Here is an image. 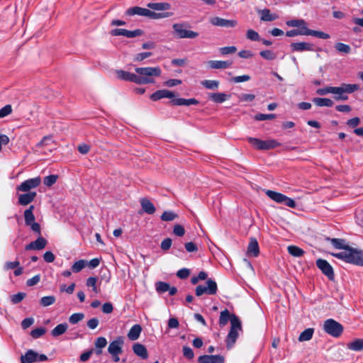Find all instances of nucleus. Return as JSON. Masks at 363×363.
<instances>
[{"label": "nucleus", "mask_w": 363, "mask_h": 363, "mask_svg": "<svg viewBox=\"0 0 363 363\" xmlns=\"http://www.w3.org/2000/svg\"><path fill=\"white\" fill-rule=\"evenodd\" d=\"M45 333V329L44 328H38L31 331L30 335L33 338L37 339L43 335Z\"/></svg>", "instance_id": "nucleus-55"}, {"label": "nucleus", "mask_w": 363, "mask_h": 363, "mask_svg": "<svg viewBox=\"0 0 363 363\" xmlns=\"http://www.w3.org/2000/svg\"><path fill=\"white\" fill-rule=\"evenodd\" d=\"M236 50L237 48L235 46L223 47L220 49V53L224 55L235 53Z\"/></svg>", "instance_id": "nucleus-57"}, {"label": "nucleus", "mask_w": 363, "mask_h": 363, "mask_svg": "<svg viewBox=\"0 0 363 363\" xmlns=\"http://www.w3.org/2000/svg\"><path fill=\"white\" fill-rule=\"evenodd\" d=\"M172 28L174 33L179 38L193 39L199 36L197 32L186 29L184 25L181 23H174Z\"/></svg>", "instance_id": "nucleus-12"}, {"label": "nucleus", "mask_w": 363, "mask_h": 363, "mask_svg": "<svg viewBox=\"0 0 363 363\" xmlns=\"http://www.w3.org/2000/svg\"><path fill=\"white\" fill-rule=\"evenodd\" d=\"M140 205L143 210L148 214L151 215L155 212L156 209L154 204L146 198H143L140 200Z\"/></svg>", "instance_id": "nucleus-30"}, {"label": "nucleus", "mask_w": 363, "mask_h": 363, "mask_svg": "<svg viewBox=\"0 0 363 363\" xmlns=\"http://www.w3.org/2000/svg\"><path fill=\"white\" fill-rule=\"evenodd\" d=\"M201 84L207 89L216 90L219 86L220 82L218 80L206 79L202 81Z\"/></svg>", "instance_id": "nucleus-38"}, {"label": "nucleus", "mask_w": 363, "mask_h": 363, "mask_svg": "<svg viewBox=\"0 0 363 363\" xmlns=\"http://www.w3.org/2000/svg\"><path fill=\"white\" fill-rule=\"evenodd\" d=\"M358 89L359 86L357 84L343 83L340 86H326L318 89L316 90V93L321 96L333 94L334 96H341L343 92H354Z\"/></svg>", "instance_id": "nucleus-2"}, {"label": "nucleus", "mask_w": 363, "mask_h": 363, "mask_svg": "<svg viewBox=\"0 0 363 363\" xmlns=\"http://www.w3.org/2000/svg\"><path fill=\"white\" fill-rule=\"evenodd\" d=\"M48 359L45 354H39L33 350H28L24 355L21 357V363H33L45 362Z\"/></svg>", "instance_id": "nucleus-11"}, {"label": "nucleus", "mask_w": 363, "mask_h": 363, "mask_svg": "<svg viewBox=\"0 0 363 363\" xmlns=\"http://www.w3.org/2000/svg\"><path fill=\"white\" fill-rule=\"evenodd\" d=\"M123 344L124 337L123 336H118L111 342L108 345V352L111 355L115 362H118L120 360L119 355L123 352Z\"/></svg>", "instance_id": "nucleus-8"}, {"label": "nucleus", "mask_w": 363, "mask_h": 363, "mask_svg": "<svg viewBox=\"0 0 363 363\" xmlns=\"http://www.w3.org/2000/svg\"><path fill=\"white\" fill-rule=\"evenodd\" d=\"M174 96L175 94L173 91L168 89H161L152 93L150 98L151 100L156 101L164 98L173 99Z\"/></svg>", "instance_id": "nucleus-20"}, {"label": "nucleus", "mask_w": 363, "mask_h": 363, "mask_svg": "<svg viewBox=\"0 0 363 363\" xmlns=\"http://www.w3.org/2000/svg\"><path fill=\"white\" fill-rule=\"evenodd\" d=\"M287 250L288 252L295 257H300L304 254V251L296 245H289Z\"/></svg>", "instance_id": "nucleus-41"}, {"label": "nucleus", "mask_w": 363, "mask_h": 363, "mask_svg": "<svg viewBox=\"0 0 363 363\" xmlns=\"http://www.w3.org/2000/svg\"><path fill=\"white\" fill-rule=\"evenodd\" d=\"M67 328L68 325L66 323H60L51 330V335L55 337H58L64 334Z\"/></svg>", "instance_id": "nucleus-34"}, {"label": "nucleus", "mask_w": 363, "mask_h": 363, "mask_svg": "<svg viewBox=\"0 0 363 363\" xmlns=\"http://www.w3.org/2000/svg\"><path fill=\"white\" fill-rule=\"evenodd\" d=\"M199 101L196 99H183V98H177L173 99L171 101V104L174 106H191V105H197L199 104Z\"/></svg>", "instance_id": "nucleus-28"}, {"label": "nucleus", "mask_w": 363, "mask_h": 363, "mask_svg": "<svg viewBox=\"0 0 363 363\" xmlns=\"http://www.w3.org/2000/svg\"><path fill=\"white\" fill-rule=\"evenodd\" d=\"M26 293L18 292L11 296V301L13 304H16L20 303L26 297Z\"/></svg>", "instance_id": "nucleus-54"}, {"label": "nucleus", "mask_w": 363, "mask_h": 363, "mask_svg": "<svg viewBox=\"0 0 363 363\" xmlns=\"http://www.w3.org/2000/svg\"><path fill=\"white\" fill-rule=\"evenodd\" d=\"M151 55L152 52H140L135 55L134 60L135 61L141 62Z\"/></svg>", "instance_id": "nucleus-64"}, {"label": "nucleus", "mask_w": 363, "mask_h": 363, "mask_svg": "<svg viewBox=\"0 0 363 363\" xmlns=\"http://www.w3.org/2000/svg\"><path fill=\"white\" fill-rule=\"evenodd\" d=\"M55 302V297L54 296H43L40 300V304L44 307L51 306Z\"/></svg>", "instance_id": "nucleus-45"}, {"label": "nucleus", "mask_w": 363, "mask_h": 363, "mask_svg": "<svg viewBox=\"0 0 363 363\" xmlns=\"http://www.w3.org/2000/svg\"><path fill=\"white\" fill-rule=\"evenodd\" d=\"M259 247L257 240L255 238H251L247 247L248 255L256 257L259 255Z\"/></svg>", "instance_id": "nucleus-29"}, {"label": "nucleus", "mask_w": 363, "mask_h": 363, "mask_svg": "<svg viewBox=\"0 0 363 363\" xmlns=\"http://www.w3.org/2000/svg\"><path fill=\"white\" fill-rule=\"evenodd\" d=\"M12 112V107L7 104L0 109V118L7 116Z\"/></svg>", "instance_id": "nucleus-56"}, {"label": "nucleus", "mask_w": 363, "mask_h": 363, "mask_svg": "<svg viewBox=\"0 0 363 363\" xmlns=\"http://www.w3.org/2000/svg\"><path fill=\"white\" fill-rule=\"evenodd\" d=\"M331 255L345 262L363 266V253L352 247H348L345 251L331 253Z\"/></svg>", "instance_id": "nucleus-1"}, {"label": "nucleus", "mask_w": 363, "mask_h": 363, "mask_svg": "<svg viewBox=\"0 0 363 363\" xmlns=\"http://www.w3.org/2000/svg\"><path fill=\"white\" fill-rule=\"evenodd\" d=\"M172 244V239L167 238L164 239L162 241L160 247L162 250L166 251V250H168L171 247Z\"/></svg>", "instance_id": "nucleus-61"}, {"label": "nucleus", "mask_w": 363, "mask_h": 363, "mask_svg": "<svg viewBox=\"0 0 363 363\" xmlns=\"http://www.w3.org/2000/svg\"><path fill=\"white\" fill-rule=\"evenodd\" d=\"M57 179H58V176L57 174H50L44 178L43 184L45 186H46L48 187H50L54 184L56 183Z\"/></svg>", "instance_id": "nucleus-46"}, {"label": "nucleus", "mask_w": 363, "mask_h": 363, "mask_svg": "<svg viewBox=\"0 0 363 363\" xmlns=\"http://www.w3.org/2000/svg\"><path fill=\"white\" fill-rule=\"evenodd\" d=\"M34 206L31 205L24 211V218L26 225L30 224L35 221V216L33 214Z\"/></svg>", "instance_id": "nucleus-37"}, {"label": "nucleus", "mask_w": 363, "mask_h": 363, "mask_svg": "<svg viewBox=\"0 0 363 363\" xmlns=\"http://www.w3.org/2000/svg\"><path fill=\"white\" fill-rule=\"evenodd\" d=\"M208 99L214 103L222 104L230 98V94L222 92L209 93L208 94Z\"/></svg>", "instance_id": "nucleus-22"}, {"label": "nucleus", "mask_w": 363, "mask_h": 363, "mask_svg": "<svg viewBox=\"0 0 363 363\" xmlns=\"http://www.w3.org/2000/svg\"><path fill=\"white\" fill-rule=\"evenodd\" d=\"M335 49L340 52L345 54H348L351 51V48L350 45L342 43H337L335 45Z\"/></svg>", "instance_id": "nucleus-50"}, {"label": "nucleus", "mask_w": 363, "mask_h": 363, "mask_svg": "<svg viewBox=\"0 0 363 363\" xmlns=\"http://www.w3.org/2000/svg\"><path fill=\"white\" fill-rule=\"evenodd\" d=\"M183 355L188 359H192L194 357L192 349L188 346L183 347Z\"/></svg>", "instance_id": "nucleus-58"}, {"label": "nucleus", "mask_w": 363, "mask_h": 363, "mask_svg": "<svg viewBox=\"0 0 363 363\" xmlns=\"http://www.w3.org/2000/svg\"><path fill=\"white\" fill-rule=\"evenodd\" d=\"M177 214L172 211H166L161 216V220L163 221H172L177 218Z\"/></svg>", "instance_id": "nucleus-47"}, {"label": "nucleus", "mask_w": 363, "mask_h": 363, "mask_svg": "<svg viewBox=\"0 0 363 363\" xmlns=\"http://www.w3.org/2000/svg\"><path fill=\"white\" fill-rule=\"evenodd\" d=\"M235 315L234 314H230L228 310L225 309L224 311H221L219 318V324L220 326L225 325L230 320L231 322V319L233 316Z\"/></svg>", "instance_id": "nucleus-35"}, {"label": "nucleus", "mask_w": 363, "mask_h": 363, "mask_svg": "<svg viewBox=\"0 0 363 363\" xmlns=\"http://www.w3.org/2000/svg\"><path fill=\"white\" fill-rule=\"evenodd\" d=\"M313 101L316 106L320 107H331L334 104L333 101L328 98H314Z\"/></svg>", "instance_id": "nucleus-36"}, {"label": "nucleus", "mask_w": 363, "mask_h": 363, "mask_svg": "<svg viewBox=\"0 0 363 363\" xmlns=\"http://www.w3.org/2000/svg\"><path fill=\"white\" fill-rule=\"evenodd\" d=\"M155 289L160 294L164 293L169 289V284L164 281H158L155 284Z\"/></svg>", "instance_id": "nucleus-48"}, {"label": "nucleus", "mask_w": 363, "mask_h": 363, "mask_svg": "<svg viewBox=\"0 0 363 363\" xmlns=\"http://www.w3.org/2000/svg\"><path fill=\"white\" fill-rule=\"evenodd\" d=\"M259 55L262 57L267 60H273L277 57L276 54L269 50H262L259 52Z\"/></svg>", "instance_id": "nucleus-53"}, {"label": "nucleus", "mask_w": 363, "mask_h": 363, "mask_svg": "<svg viewBox=\"0 0 363 363\" xmlns=\"http://www.w3.org/2000/svg\"><path fill=\"white\" fill-rule=\"evenodd\" d=\"M247 140L252 147L259 150L274 149L281 145L278 141L274 139L262 140L256 138L249 137Z\"/></svg>", "instance_id": "nucleus-6"}, {"label": "nucleus", "mask_w": 363, "mask_h": 363, "mask_svg": "<svg viewBox=\"0 0 363 363\" xmlns=\"http://www.w3.org/2000/svg\"><path fill=\"white\" fill-rule=\"evenodd\" d=\"M133 351L137 356L140 357L143 359H146L148 357V353L146 347L139 342L133 344Z\"/></svg>", "instance_id": "nucleus-27"}, {"label": "nucleus", "mask_w": 363, "mask_h": 363, "mask_svg": "<svg viewBox=\"0 0 363 363\" xmlns=\"http://www.w3.org/2000/svg\"><path fill=\"white\" fill-rule=\"evenodd\" d=\"M111 33L113 36L123 35L129 38H133L141 35L143 34V30L140 29L128 30L123 28H116L112 30Z\"/></svg>", "instance_id": "nucleus-16"}, {"label": "nucleus", "mask_w": 363, "mask_h": 363, "mask_svg": "<svg viewBox=\"0 0 363 363\" xmlns=\"http://www.w3.org/2000/svg\"><path fill=\"white\" fill-rule=\"evenodd\" d=\"M275 118L274 114H264L259 113L255 116V119L257 121H266V120H272Z\"/></svg>", "instance_id": "nucleus-62"}, {"label": "nucleus", "mask_w": 363, "mask_h": 363, "mask_svg": "<svg viewBox=\"0 0 363 363\" xmlns=\"http://www.w3.org/2000/svg\"><path fill=\"white\" fill-rule=\"evenodd\" d=\"M199 363H224V357L221 355L204 354L199 357Z\"/></svg>", "instance_id": "nucleus-21"}, {"label": "nucleus", "mask_w": 363, "mask_h": 363, "mask_svg": "<svg viewBox=\"0 0 363 363\" xmlns=\"http://www.w3.org/2000/svg\"><path fill=\"white\" fill-rule=\"evenodd\" d=\"M240 331H242L241 321L238 316L233 315L231 319L230 330L225 340L228 348H231L233 346Z\"/></svg>", "instance_id": "nucleus-5"}, {"label": "nucleus", "mask_w": 363, "mask_h": 363, "mask_svg": "<svg viewBox=\"0 0 363 363\" xmlns=\"http://www.w3.org/2000/svg\"><path fill=\"white\" fill-rule=\"evenodd\" d=\"M47 240L44 238L40 236L35 241L30 242L26 245V250H40L45 247Z\"/></svg>", "instance_id": "nucleus-19"}, {"label": "nucleus", "mask_w": 363, "mask_h": 363, "mask_svg": "<svg viewBox=\"0 0 363 363\" xmlns=\"http://www.w3.org/2000/svg\"><path fill=\"white\" fill-rule=\"evenodd\" d=\"M87 265V261L79 259L75 262L72 266V271L74 273L79 272Z\"/></svg>", "instance_id": "nucleus-44"}, {"label": "nucleus", "mask_w": 363, "mask_h": 363, "mask_svg": "<svg viewBox=\"0 0 363 363\" xmlns=\"http://www.w3.org/2000/svg\"><path fill=\"white\" fill-rule=\"evenodd\" d=\"M265 194L269 198L277 203L284 204L290 208H295L296 206L294 199L281 193L272 190H266Z\"/></svg>", "instance_id": "nucleus-9"}, {"label": "nucleus", "mask_w": 363, "mask_h": 363, "mask_svg": "<svg viewBox=\"0 0 363 363\" xmlns=\"http://www.w3.org/2000/svg\"><path fill=\"white\" fill-rule=\"evenodd\" d=\"M142 331V327L139 324H135L130 329L128 333V337L130 340H136L140 337Z\"/></svg>", "instance_id": "nucleus-32"}, {"label": "nucleus", "mask_w": 363, "mask_h": 363, "mask_svg": "<svg viewBox=\"0 0 363 363\" xmlns=\"http://www.w3.org/2000/svg\"><path fill=\"white\" fill-rule=\"evenodd\" d=\"M314 333L313 328H307L304 330L298 337L299 342L308 341L313 337V335Z\"/></svg>", "instance_id": "nucleus-39"}, {"label": "nucleus", "mask_w": 363, "mask_h": 363, "mask_svg": "<svg viewBox=\"0 0 363 363\" xmlns=\"http://www.w3.org/2000/svg\"><path fill=\"white\" fill-rule=\"evenodd\" d=\"M117 77L123 81L131 82L135 84L145 82L146 81L143 79L142 77H138L136 74L130 73L124 70H117L116 71Z\"/></svg>", "instance_id": "nucleus-15"}, {"label": "nucleus", "mask_w": 363, "mask_h": 363, "mask_svg": "<svg viewBox=\"0 0 363 363\" xmlns=\"http://www.w3.org/2000/svg\"><path fill=\"white\" fill-rule=\"evenodd\" d=\"M150 9L139 6H133L126 10L125 13L128 16L138 15L140 16L148 17Z\"/></svg>", "instance_id": "nucleus-23"}, {"label": "nucleus", "mask_w": 363, "mask_h": 363, "mask_svg": "<svg viewBox=\"0 0 363 363\" xmlns=\"http://www.w3.org/2000/svg\"><path fill=\"white\" fill-rule=\"evenodd\" d=\"M315 264L317 267L328 278L329 280H334L335 274L333 268L327 260L320 258L316 260Z\"/></svg>", "instance_id": "nucleus-13"}, {"label": "nucleus", "mask_w": 363, "mask_h": 363, "mask_svg": "<svg viewBox=\"0 0 363 363\" xmlns=\"http://www.w3.org/2000/svg\"><path fill=\"white\" fill-rule=\"evenodd\" d=\"M173 233L174 235L182 237L184 235L185 230L182 225L177 224L174 226Z\"/></svg>", "instance_id": "nucleus-60"}, {"label": "nucleus", "mask_w": 363, "mask_h": 363, "mask_svg": "<svg viewBox=\"0 0 363 363\" xmlns=\"http://www.w3.org/2000/svg\"><path fill=\"white\" fill-rule=\"evenodd\" d=\"M36 195L35 191H29L20 194L18 196V203L22 206H26L35 199Z\"/></svg>", "instance_id": "nucleus-25"}, {"label": "nucleus", "mask_w": 363, "mask_h": 363, "mask_svg": "<svg viewBox=\"0 0 363 363\" xmlns=\"http://www.w3.org/2000/svg\"><path fill=\"white\" fill-rule=\"evenodd\" d=\"M84 318L82 313H76L71 315L69 318V322L72 324H77Z\"/></svg>", "instance_id": "nucleus-52"}, {"label": "nucleus", "mask_w": 363, "mask_h": 363, "mask_svg": "<svg viewBox=\"0 0 363 363\" xmlns=\"http://www.w3.org/2000/svg\"><path fill=\"white\" fill-rule=\"evenodd\" d=\"M291 52L313 51L314 45L307 42L292 43L290 45Z\"/></svg>", "instance_id": "nucleus-18"}, {"label": "nucleus", "mask_w": 363, "mask_h": 363, "mask_svg": "<svg viewBox=\"0 0 363 363\" xmlns=\"http://www.w3.org/2000/svg\"><path fill=\"white\" fill-rule=\"evenodd\" d=\"M306 35H311L321 39H328L330 38V35L328 33H325L320 30H311L309 29L308 27Z\"/></svg>", "instance_id": "nucleus-42"}, {"label": "nucleus", "mask_w": 363, "mask_h": 363, "mask_svg": "<svg viewBox=\"0 0 363 363\" xmlns=\"http://www.w3.org/2000/svg\"><path fill=\"white\" fill-rule=\"evenodd\" d=\"M208 64L211 69H227L232 66L233 62L230 60H210Z\"/></svg>", "instance_id": "nucleus-24"}, {"label": "nucleus", "mask_w": 363, "mask_h": 363, "mask_svg": "<svg viewBox=\"0 0 363 363\" xmlns=\"http://www.w3.org/2000/svg\"><path fill=\"white\" fill-rule=\"evenodd\" d=\"M41 183V178L36 177L30 178L23 182L16 188L17 191L23 192H29L31 189L38 187Z\"/></svg>", "instance_id": "nucleus-14"}, {"label": "nucleus", "mask_w": 363, "mask_h": 363, "mask_svg": "<svg viewBox=\"0 0 363 363\" xmlns=\"http://www.w3.org/2000/svg\"><path fill=\"white\" fill-rule=\"evenodd\" d=\"M330 242L334 247L339 250H344V251L349 247L343 239L332 238L330 239Z\"/></svg>", "instance_id": "nucleus-40"}, {"label": "nucleus", "mask_w": 363, "mask_h": 363, "mask_svg": "<svg viewBox=\"0 0 363 363\" xmlns=\"http://www.w3.org/2000/svg\"><path fill=\"white\" fill-rule=\"evenodd\" d=\"M135 72L138 77H142L146 82L143 83H138V84H147L155 82L152 77H159L161 74L162 70L159 67H137Z\"/></svg>", "instance_id": "nucleus-3"}, {"label": "nucleus", "mask_w": 363, "mask_h": 363, "mask_svg": "<svg viewBox=\"0 0 363 363\" xmlns=\"http://www.w3.org/2000/svg\"><path fill=\"white\" fill-rule=\"evenodd\" d=\"M96 282H97V278L95 277H89L86 279V286L91 287L92 288V291L95 294H98L99 293V290H98V289L96 287Z\"/></svg>", "instance_id": "nucleus-49"}, {"label": "nucleus", "mask_w": 363, "mask_h": 363, "mask_svg": "<svg viewBox=\"0 0 363 363\" xmlns=\"http://www.w3.org/2000/svg\"><path fill=\"white\" fill-rule=\"evenodd\" d=\"M323 328L327 334L333 337H339L344 330L343 326L340 323L332 318L325 320Z\"/></svg>", "instance_id": "nucleus-7"}, {"label": "nucleus", "mask_w": 363, "mask_h": 363, "mask_svg": "<svg viewBox=\"0 0 363 363\" xmlns=\"http://www.w3.org/2000/svg\"><path fill=\"white\" fill-rule=\"evenodd\" d=\"M147 7L154 11H167L171 9V4L167 2L149 3Z\"/></svg>", "instance_id": "nucleus-31"}, {"label": "nucleus", "mask_w": 363, "mask_h": 363, "mask_svg": "<svg viewBox=\"0 0 363 363\" xmlns=\"http://www.w3.org/2000/svg\"><path fill=\"white\" fill-rule=\"evenodd\" d=\"M258 13L260 15V21H274L279 18L277 14L272 13L268 9L259 10Z\"/></svg>", "instance_id": "nucleus-26"}, {"label": "nucleus", "mask_w": 363, "mask_h": 363, "mask_svg": "<svg viewBox=\"0 0 363 363\" xmlns=\"http://www.w3.org/2000/svg\"><path fill=\"white\" fill-rule=\"evenodd\" d=\"M173 15L172 12H162V13H156L150 10L148 17L152 19H160L171 17Z\"/></svg>", "instance_id": "nucleus-43"}, {"label": "nucleus", "mask_w": 363, "mask_h": 363, "mask_svg": "<svg viewBox=\"0 0 363 363\" xmlns=\"http://www.w3.org/2000/svg\"><path fill=\"white\" fill-rule=\"evenodd\" d=\"M96 348H104L107 345V340L104 337H99L95 341Z\"/></svg>", "instance_id": "nucleus-59"}, {"label": "nucleus", "mask_w": 363, "mask_h": 363, "mask_svg": "<svg viewBox=\"0 0 363 363\" xmlns=\"http://www.w3.org/2000/svg\"><path fill=\"white\" fill-rule=\"evenodd\" d=\"M286 24L289 27L298 28L297 29H293L287 30L286 35L287 37H294L297 35H306L307 34V23L303 19H291L286 22Z\"/></svg>", "instance_id": "nucleus-4"}, {"label": "nucleus", "mask_w": 363, "mask_h": 363, "mask_svg": "<svg viewBox=\"0 0 363 363\" xmlns=\"http://www.w3.org/2000/svg\"><path fill=\"white\" fill-rule=\"evenodd\" d=\"M217 290L218 287L216 282L210 279L206 281V286H197L195 290V293L197 296H201L203 294L214 295L217 293Z\"/></svg>", "instance_id": "nucleus-10"}, {"label": "nucleus", "mask_w": 363, "mask_h": 363, "mask_svg": "<svg viewBox=\"0 0 363 363\" xmlns=\"http://www.w3.org/2000/svg\"><path fill=\"white\" fill-rule=\"evenodd\" d=\"M347 348L352 351L359 352L363 350V339H355L347 344Z\"/></svg>", "instance_id": "nucleus-33"}, {"label": "nucleus", "mask_w": 363, "mask_h": 363, "mask_svg": "<svg viewBox=\"0 0 363 363\" xmlns=\"http://www.w3.org/2000/svg\"><path fill=\"white\" fill-rule=\"evenodd\" d=\"M190 274L189 269L186 268H182L177 272V276L182 279H186Z\"/></svg>", "instance_id": "nucleus-63"}, {"label": "nucleus", "mask_w": 363, "mask_h": 363, "mask_svg": "<svg viewBox=\"0 0 363 363\" xmlns=\"http://www.w3.org/2000/svg\"><path fill=\"white\" fill-rule=\"evenodd\" d=\"M210 23L216 26L233 28L237 25V21L234 20H227L218 16L212 17Z\"/></svg>", "instance_id": "nucleus-17"}, {"label": "nucleus", "mask_w": 363, "mask_h": 363, "mask_svg": "<svg viewBox=\"0 0 363 363\" xmlns=\"http://www.w3.org/2000/svg\"><path fill=\"white\" fill-rule=\"evenodd\" d=\"M246 37L247 39L252 41H259L261 40L259 33L252 29L247 30Z\"/></svg>", "instance_id": "nucleus-51"}]
</instances>
